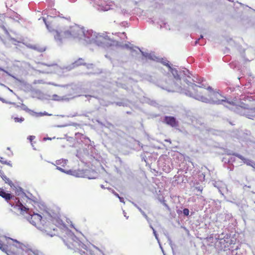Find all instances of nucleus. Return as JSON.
<instances>
[{
    "instance_id": "obj_21",
    "label": "nucleus",
    "mask_w": 255,
    "mask_h": 255,
    "mask_svg": "<svg viewBox=\"0 0 255 255\" xmlns=\"http://www.w3.org/2000/svg\"><path fill=\"white\" fill-rule=\"evenodd\" d=\"M67 160L66 159H60L56 161V163L57 165H61L62 166L64 167L67 164Z\"/></svg>"
},
{
    "instance_id": "obj_35",
    "label": "nucleus",
    "mask_w": 255,
    "mask_h": 255,
    "mask_svg": "<svg viewBox=\"0 0 255 255\" xmlns=\"http://www.w3.org/2000/svg\"><path fill=\"white\" fill-rule=\"evenodd\" d=\"M119 200H120V202H121L125 203V202H124V198H123L121 197L120 196V197H119Z\"/></svg>"
},
{
    "instance_id": "obj_30",
    "label": "nucleus",
    "mask_w": 255,
    "mask_h": 255,
    "mask_svg": "<svg viewBox=\"0 0 255 255\" xmlns=\"http://www.w3.org/2000/svg\"><path fill=\"white\" fill-rule=\"evenodd\" d=\"M35 136L33 135H30L28 137V139L31 141L33 139L35 138Z\"/></svg>"
},
{
    "instance_id": "obj_32",
    "label": "nucleus",
    "mask_w": 255,
    "mask_h": 255,
    "mask_svg": "<svg viewBox=\"0 0 255 255\" xmlns=\"http://www.w3.org/2000/svg\"><path fill=\"white\" fill-rule=\"evenodd\" d=\"M0 250L1 251L5 250L4 249L3 247V245L1 243V241L0 240Z\"/></svg>"
},
{
    "instance_id": "obj_33",
    "label": "nucleus",
    "mask_w": 255,
    "mask_h": 255,
    "mask_svg": "<svg viewBox=\"0 0 255 255\" xmlns=\"http://www.w3.org/2000/svg\"><path fill=\"white\" fill-rule=\"evenodd\" d=\"M82 63L81 62H80L79 61H76L74 64L76 66H78L79 65H81Z\"/></svg>"
},
{
    "instance_id": "obj_27",
    "label": "nucleus",
    "mask_w": 255,
    "mask_h": 255,
    "mask_svg": "<svg viewBox=\"0 0 255 255\" xmlns=\"http://www.w3.org/2000/svg\"><path fill=\"white\" fill-rule=\"evenodd\" d=\"M162 63H163V64L167 66L168 67V66H170L168 63V61H166V60H163V59H162L160 61Z\"/></svg>"
},
{
    "instance_id": "obj_43",
    "label": "nucleus",
    "mask_w": 255,
    "mask_h": 255,
    "mask_svg": "<svg viewBox=\"0 0 255 255\" xmlns=\"http://www.w3.org/2000/svg\"><path fill=\"white\" fill-rule=\"evenodd\" d=\"M101 187L103 188H104V186L102 185H101Z\"/></svg>"
},
{
    "instance_id": "obj_46",
    "label": "nucleus",
    "mask_w": 255,
    "mask_h": 255,
    "mask_svg": "<svg viewBox=\"0 0 255 255\" xmlns=\"http://www.w3.org/2000/svg\"><path fill=\"white\" fill-rule=\"evenodd\" d=\"M9 104H12V103L9 102ZM12 104H14V103H12Z\"/></svg>"
},
{
    "instance_id": "obj_34",
    "label": "nucleus",
    "mask_w": 255,
    "mask_h": 255,
    "mask_svg": "<svg viewBox=\"0 0 255 255\" xmlns=\"http://www.w3.org/2000/svg\"><path fill=\"white\" fill-rule=\"evenodd\" d=\"M112 193H113V194H114L116 196H117V197H118V198H119V197H120V196L119 195V194H118L117 193H116L115 191H114V190H112Z\"/></svg>"
},
{
    "instance_id": "obj_25",
    "label": "nucleus",
    "mask_w": 255,
    "mask_h": 255,
    "mask_svg": "<svg viewBox=\"0 0 255 255\" xmlns=\"http://www.w3.org/2000/svg\"><path fill=\"white\" fill-rule=\"evenodd\" d=\"M14 122H19V123H21L22 122H23L24 121V118H14Z\"/></svg>"
},
{
    "instance_id": "obj_12",
    "label": "nucleus",
    "mask_w": 255,
    "mask_h": 255,
    "mask_svg": "<svg viewBox=\"0 0 255 255\" xmlns=\"http://www.w3.org/2000/svg\"><path fill=\"white\" fill-rule=\"evenodd\" d=\"M66 174L73 175L76 177H84L85 173L83 170H69Z\"/></svg>"
},
{
    "instance_id": "obj_5",
    "label": "nucleus",
    "mask_w": 255,
    "mask_h": 255,
    "mask_svg": "<svg viewBox=\"0 0 255 255\" xmlns=\"http://www.w3.org/2000/svg\"><path fill=\"white\" fill-rule=\"evenodd\" d=\"M64 242L69 248L79 251L82 255H95L91 250L87 249L85 245L71 232L69 233L66 241Z\"/></svg>"
},
{
    "instance_id": "obj_20",
    "label": "nucleus",
    "mask_w": 255,
    "mask_h": 255,
    "mask_svg": "<svg viewBox=\"0 0 255 255\" xmlns=\"http://www.w3.org/2000/svg\"><path fill=\"white\" fill-rule=\"evenodd\" d=\"M0 178H1L5 182V183H7L10 186H11L13 185L12 181L9 180V179L7 178L5 175H0Z\"/></svg>"
},
{
    "instance_id": "obj_6",
    "label": "nucleus",
    "mask_w": 255,
    "mask_h": 255,
    "mask_svg": "<svg viewBox=\"0 0 255 255\" xmlns=\"http://www.w3.org/2000/svg\"><path fill=\"white\" fill-rule=\"evenodd\" d=\"M114 41L107 35L106 33H98L96 32V38H95L94 44L104 48H107L112 46Z\"/></svg>"
},
{
    "instance_id": "obj_2",
    "label": "nucleus",
    "mask_w": 255,
    "mask_h": 255,
    "mask_svg": "<svg viewBox=\"0 0 255 255\" xmlns=\"http://www.w3.org/2000/svg\"><path fill=\"white\" fill-rule=\"evenodd\" d=\"M43 21L49 31L53 32L54 38L58 44H61L66 40H74L80 42L84 34V28L75 24L64 28L63 30L59 29L53 30L51 29L50 24L43 18Z\"/></svg>"
},
{
    "instance_id": "obj_16",
    "label": "nucleus",
    "mask_w": 255,
    "mask_h": 255,
    "mask_svg": "<svg viewBox=\"0 0 255 255\" xmlns=\"http://www.w3.org/2000/svg\"><path fill=\"white\" fill-rule=\"evenodd\" d=\"M0 196L6 200L10 199L12 197L10 194L6 193L4 190H1L0 191Z\"/></svg>"
},
{
    "instance_id": "obj_47",
    "label": "nucleus",
    "mask_w": 255,
    "mask_h": 255,
    "mask_svg": "<svg viewBox=\"0 0 255 255\" xmlns=\"http://www.w3.org/2000/svg\"><path fill=\"white\" fill-rule=\"evenodd\" d=\"M122 34H123V35H125V33L124 32V33H123Z\"/></svg>"
},
{
    "instance_id": "obj_41",
    "label": "nucleus",
    "mask_w": 255,
    "mask_h": 255,
    "mask_svg": "<svg viewBox=\"0 0 255 255\" xmlns=\"http://www.w3.org/2000/svg\"><path fill=\"white\" fill-rule=\"evenodd\" d=\"M94 248L96 250H98L97 248H96L95 247H94Z\"/></svg>"
},
{
    "instance_id": "obj_40",
    "label": "nucleus",
    "mask_w": 255,
    "mask_h": 255,
    "mask_svg": "<svg viewBox=\"0 0 255 255\" xmlns=\"http://www.w3.org/2000/svg\"><path fill=\"white\" fill-rule=\"evenodd\" d=\"M200 39H199L198 40H197L196 42H195V44H197L198 42V41Z\"/></svg>"
},
{
    "instance_id": "obj_31",
    "label": "nucleus",
    "mask_w": 255,
    "mask_h": 255,
    "mask_svg": "<svg viewBox=\"0 0 255 255\" xmlns=\"http://www.w3.org/2000/svg\"><path fill=\"white\" fill-rule=\"evenodd\" d=\"M161 27H165L166 29H170L169 25H167L166 23H164V26L161 25Z\"/></svg>"
},
{
    "instance_id": "obj_29",
    "label": "nucleus",
    "mask_w": 255,
    "mask_h": 255,
    "mask_svg": "<svg viewBox=\"0 0 255 255\" xmlns=\"http://www.w3.org/2000/svg\"><path fill=\"white\" fill-rule=\"evenodd\" d=\"M183 213L185 215H188L189 214V210L187 209H184L183 210Z\"/></svg>"
},
{
    "instance_id": "obj_15",
    "label": "nucleus",
    "mask_w": 255,
    "mask_h": 255,
    "mask_svg": "<svg viewBox=\"0 0 255 255\" xmlns=\"http://www.w3.org/2000/svg\"><path fill=\"white\" fill-rule=\"evenodd\" d=\"M3 29L5 31V33L7 34V39L8 41H10L11 42V43H12L13 44H14L15 45H17L18 43H20V41L16 40L15 39H14L13 38H11L10 36V35H9L7 31L5 28H3Z\"/></svg>"
},
{
    "instance_id": "obj_28",
    "label": "nucleus",
    "mask_w": 255,
    "mask_h": 255,
    "mask_svg": "<svg viewBox=\"0 0 255 255\" xmlns=\"http://www.w3.org/2000/svg\"><path fill=\"white\" fill-rule=\"evenodd\" d=\"M56 168H57L58 170H59L61 171V172H64V173H66V171H67L64 170L63 168H62L61 167H59V166H57Z\"/></svg>"
},
{
    "instance_id": "obj_8",
    "label": "nucleus",
    "mask_w": 255,
    "mask_h": 255,
    "mask_svg": "<svg viewBox=\"0 0 255 255\" xmlns=\"http://www.w3.org/2000/svg\"><path fill=\"white\" fill-rule=\"evenodd\" d=\"M169 70L172 73L173 75L174 78L177 81H179L180 80V77L183 75L187 76L188 77H190V72L189 71L185 69L182 71H180L179 74L178 73L177 70L175 69L171 68L170 66H168Z\"/></svg>"
},
{
    "instance_id": "obj_44",
    "label": "nucleus",
    "mask_w": 255,
    "mask_h": 255,
    "mask_svg": "<svg viewBox=\"0 0 255 255\" xmlns=\"http://www.w3.org/2000/svg\"><path fill=\"white\" fill-rule=\"evenodd\" d=\"M200 38H203V36H202V35H201Z\"/></svg>"
},
{
    "instance_id": "obj_24",
    "label": "nucleus",
    "mask_w": 255,
    "mask_h": 255,
    "mask_svg": "<svg viewBox=\"0 0 255 255\" xmlns=\"http://www.w3.org/2000/svg\"><path fill=\"white\" fill-rule=\"evenodd\" d=\"M250 113H251L252 115H247V116H248V117L250 119H253L254 118H255V110H252L250 111Z\"/></svg>"
},
{
    "instance_id": "obj_36",
    "label": "nucleus",
    "mask_w": 255,
    "mask_h": 255,
    "mask_svg": "<svg viewBox=\"0 0 255 255\" xmlns=\"http://www.w3.org/2000/svg\"><path fill=\"white\" fill-rule=\"evenodd\" d=\"M48 84H49V85H54V86H60V85H57V84H55L53 83H51V82H49L47 83Z\"/></svg>"
},
{
    "instance_id": "obj_4",
    "label": "nucleus",
    "mask_w": 255,
    "mask_h": 255,
    "mask_svg": "<svg viewBox=\"0 0 255 255\" xmlns=\"http://www.w3.org/2000/svg\"><path fill=\"white\" fill-rule=\"evenodd\" d=\"M8 239L14 242L16 244L13 245L12 246L17 249L21 250L22 252L20 254H17L11 251L10 250H8V247L7 246L3 245V247L5 250L2 251L5 253L7 255H42V253L41 252L35 249H32L31 246L27 244H25L16 240L9 238H8Z\"/></svg>"
},
{
    "instance_id": "obj_14",
    "label": "nucleus",
    "mask_w": 255,
    "mask_h": 255,
    "mask_svg": "<svg viewBox=\"0 0 255 255\" xmlns=\"http://www.w3.org/2000/svg\"><path fill=\"white\" fill-rule=\"evenodd\" d=\"M164 120H165V122L167 124H168L172 127H176L177 125L176 120L174 117H165Z\"/></svg>"
},
{
    "instance_id": "obj_9",
    "label": "nucleus",
    "mask_w": 255,
    "mask_h": 255,
    "mask_svg": "<svg viewBox=\"0 0 255 255\" xmlns=\"http://www.w3.org/2000/svg\"><path fill=\"white\" fill-rule=\"evenodd\" d=\"M215 186L218 189L219 191L222 195L224 196L230 193V191L227 188V185L221 181L216 182L215 183Z\"/></svg>"
},
{
    "instance_id": "obj_19",
    "label": "nucleus",
    "mask_w": 255,
    "mask_h": 255,
    "mask_svg": "<svg viewBox=\"0 0 255 255\" xmlns=\"http://www.w3.org/2000/svg\"><path fill=\"white\" fill-rule=\"evenodd\" d=\"M227 240L225 239H221L219 241V243L223 245L222 248H226L227 247H228L229 246V239H227Z\"/></svg>"
},
{
    "instance_id": "obj_37",
    "label": "nucleus",
    "mask_w": 255,
    "mask_h": 255,
    "mask_svg": "<svg viewBox=\"0 0 255 255\" xmlns=\"http://www.w3.org/2000/svg\"><path fill=\"white\" fill-rule=\"evenodd\" d=\"M0 101H2L3 103H8V102H6L3 99L0 98Z\"/></svg>"
},
{
    "instance_id": "obj_1",
    "label": "nucleus",
    "mask_w": 255,
    "mask_h": 255,
    "mask_svg": "<svg viewBox=\"0 0 255 255\" xmlns=\"http://www.w3.org/2000/svg\"><path fill=\"white\" fill-rule=\"evenodd\" d=\"M201 86L191 83L188 84V89H183L177 83H173L166 88L169 92H180L186 95L193 98L198 101L206 103H212L216 104H223L224 106L229 108L233 109V107L236 106V104L232 101L229 102L226 100L221 94L218 92L214 91L212 88L209 86L207 90L209 91V98L201 95L202 92L199 90Z\"/></svg>"
},
{
    "instance_id": "obj_3",
    "label": "nucleus",
    "mask_w": 255,
    "mask_h": 255,
    "mask_svg": "<svg viewBox=\"0 0 255 255\" xmlns=\"http://www.w3.org/2000/svg\"><path fill=\"white\" fill-rule=\"evenodd\" d=\"M14 208L20 210L21 213L23 215H24V212L28 214L29 216L27 217V220L30 224L42 231H47L44 227V220H42V217L40 215L35 213L31 214L29 209L24 206L19 200L14 206Z\"/></svg>"
},
{
    "instance_id": "obj_42",
    "label": "nucleus",
    "mask_w": 255,
    "mask_h": 255,
    "mask_svg": "<svg viewBox=\"0 0 255 255\" xmlns=\"http://www.w3.org/2000/svg\"><path fill=\"white\" fill-rule=\"evenodd\" d=\"M52 66H54V67H56V65H52Z\"/></svg>"
},
{
    "instance_id": "obj_13",
    "label": "nucleus",
    "mask_w": 255,
    "mask_h": 255,
    "mask_svg": "<svg viewBox=\"0 0 255 255\" xmlns=\"http://www.w3.org/2000/svg\"><path fill=\"white\" fill-rule=\"evenodd\" d=\"M22 107H23V109L24 111H25L26 112H27V113H28L31 116H35V117H39V116H44V115H48V114H47V113L46 112H44V113H41V112L40 113H36V112H34L32 110H31L29 109L27 107H26L24 105H22Z\"/></svg>"
},
{
    "instance_id": "obj_38",
    "label": "nucleus",
    "mask_w": 255,
    "mask_h": 255,
    "mask_svg": "<svg viewBox=\"0 0 255 255\" xmlns=\"http://www.w3.org/2000/svg\"><path fill=\"white\" fill-rule=\"evenodd\" d=\"M38 83H44L43 82H42V80H41V81H39H39H38Z\"/></svg>"
},
{
    "instance_id": "obj_7",
    "label": "nucleus",
    "mask_w": 255,
    "mask_h": 255,
    "mask_svg": "<svg viewBox=\"0 0 255 255\" xmlns=\"http://www.w3.org/2000/svg\"><path fill=\"white\" fill-rule=\"evenodd\" d=\"M95 38H96V32L92 30L84 29V34L82 35V38L80 41L83 44H94Z\"/></svg>"
},
{
    "instance_id": "obj_23",
    "label": "nucleus",
    "mask_w": 255,
    "mask_h": 255,
    "mask_svg": "<svg viewBox=\"0 0 255 255\" xmlns=\"http://www.w3.org/2000/svg\"><path fill=\"white\" fill-rule=\"evenodd\" d=\"M150 227L152 229V231H153V234L156 238V239L157 240L158 243H159V246H160V247L161 248V249L162 250V251H163V249H162V248L160 244V242H159V239H158V236H157V234L156 233V232L155 231V230H154V229L153 228V227L150 225Z\"/></svg>"
},
{
    "instance_id": "obj_17",
    "label": "nucleus",
    "mask_w": 255,
    "mask_h": 255,
    "mask_svg": "<svg viewBox=\"0 0 255 255\" xmlns=\"http://www.w3.org/2000/svg\"><path fill=\"white\" fill-rule=\"evenodd\" d=\"M52 99L54 101H64L70 99V98H66L65 97H61L57 95L54 94L52 96Z\"/></svg>"
},
{
    "instance_id": "obj_11",
    "label": "nucleus",
    "mask_w": 255,
    "mask_h": 255,
    "mask_svg": "<svg viewBox=\"0 0 255 255\" xmlns=\"http://www.w3.org/2000/svg\"><path fill=\"white\" fill-rule=\"evenodd\" d=\"M124 47L127 48H128V49H129L130 50H132L133 51H135V48L137 49L142 53V55L144 57H145V58H146L147 59H149L152 60H158V58L155 56H154L153 54H152V53H144L143 52H142L139 48H138L136 47L129 46L128 44H126L124 46Z\"/></svg>"
},
{
    "instance_id": "obj_18",
    "label": "nucleus",
    "mask_w": 255,
    "mask_h": 255,
    "mask_svg": "<svg viewBox=\"0 0 255 255\" xmlns=\"http://www.w3.org/2000/svg\"><path fill=\"white\" fill-rule=\"evenodd\" d=\"M237 157H238L240 159H242V160H244V163H246L247 165H251L252 166H253L255 163L252 162V161H250L249 160H246L245 159L243 156L240 155H237Z\"/></svg>"
},
{
    "instance_id": "obj_45",
    "label": "nucleus",
    "mask_w": 255,
    "mask_h": 255,
    "mask_svg": "<svg viewBox=\"0 0 255 255\" xmlns=\"http://www.w3.org/2000/svg\"><path fill=\"white\" fill-rule=\"evenodd\" d=\"M7 149L8 150H9V149H10V148H9V147H7Z\"/></svg>"
},
{
    "instance_id": "obj_26",
    "label": "nucleus",
    "mask_w": 255,
    "mask_h": 255,
    "mask_svg": "<svg viewBox=\"0 0 255 255\" xmlns=\"http://www.w3.org/2000/svg\"><path fill=\"white\" fill-rule=\"evenodd\" d=\"M140 212L141 213V214L143 215V216L146 218V219L147 220L148 222H149L148 219L146 215L145 214V213L142 211V210L140 208H138Z\"/></svg>"
},
{
    "instance_id": "obj_39",
    "label": "nucleus",
    "mask_w": 255,
    "mask_h": 255,
    "mask_svg": "<svg viewBox=\"0 0 255 255\" xmlns=\"http://www.w3.org/2000/svg\"><path fill=\"white\" fill-rule=\"evenodd\" d=\"M0 39L3 42L4 44H5V42L3 41V40L0 37Z\"/></svg>"
},
{
    "instance_id": "obj_22",
    "label": "nucleus",
    "mask_w": 255,
    "mask_h": 255,
    "mask_svg": "<svg viewBox=\"0 0 255 255\" xmlns=\"http://www.w3.org/2000/svg\"><path fill=\"white\" fill-rule=\"evenodd\" d=\"M0 162L3 164L7 165L10 167H12V163L10 161H7L4 159V158L0 156Z\"/></svg>"
},
{
    "instance_id": "obj_10",
    "label": "nucleus",
    "mask_w": 255,
    "mask_h": 255,
    "mask_svg": "<svg viewBox=\"0 0 255 255\" xmlns=\"http://www.w3.org/2000/svg\"><path fill=\"white\" fill-rule=\"evenodd\" d=\"M99 4L98 9L103 11H107L112 9L114 7V4L112 1H98Z\"/></svg>"
}]
</instances>
